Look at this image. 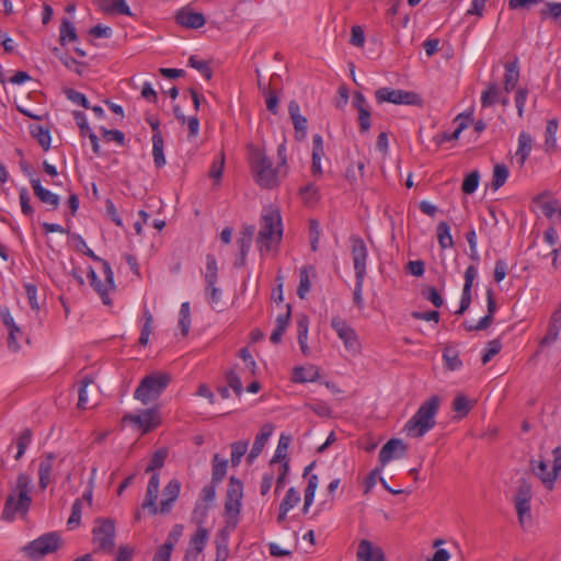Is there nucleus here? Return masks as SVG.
Wrapping results in <instances>:
<instances>
[{"instance_id": "11", "label": "nucleus", "mask_w": 561, "mask_h": 561, "mask_svg": "<svg viewBox=\"0 0 561 561\" xmlns=\"http://www.w3.org/2000/svg\"><path fill=\"white\" fill-rule=\"evenodd\" d=\"M331 327L343 341L347 351L356 354L359 352L360 343L355 330L341 317L335 316L331 320Z\"/></svg>"}, {"instance_id": "3", "label": "nucleus", "mask_w": 561, "mask_h": 561, "mask_svg": "<svg viewBox=\"0 0 561 561\" xmlns=\"http://www.w3.org/2000/svg\"><path fill=\"white\" fill-rule=\"evenodd\" d=\"M257 245L260 251H270L273 243H279L283 236L282 217L278 209L270 207L263 210L260 220Z\"/></svg>"}, {"instance_id": "28", "label": "nucleus", "mask_w": 561, "mask_h": 561, "mask_svg": "<svg viewBox=\"0 0 561 561\" xmlns=\"http://www.w3.org/2000/svg\"><path fill=\"white\" fill-rule=\"evenodd\" d=\"M559 128V122L557 118H551L547 122L546 130H545V151L551 152L557 149V139L556 134Z\"/></svg>"}, {"instance_id": "51", "label": "nucleus", "mask_w": 561, "mask_h": 561, "mask_svg": "<svg viewBox=\"0 0 561 561\" xmlns=\"http://www.w3.org/2000/svg\"><path fill=\"white\" fill-rule=\"evenodd\" d=\"M188 65L199 71L206 80H210L213 77V70L208 61L199 60L195 55H192L188 59Z\"/></svg>"}, {"instance_id": "26", "label": "nucleus", "mask_w": 561, "mask_h": 561, "mask_svg": "<svg viewBox=\"0 0 561 561\" xmlns=\"http://www.w3.org/2000/svg\"><path fill=\"white\" fill-rule=\"evenodd\" d=\"M519 81V69L517 59L512 62L505 64V75H504V90L505 92H511L514 90Z\"/></svg>"}, {"instance_id": "14", "label": "nucleus", "mask_w": 561, "mask_h": 561, "mask_svg": "<svg viewBox=\"0 0 561 561\" xmlns=\"http://www.w3.org/2000/svg\"><path fill=\"white\" fill-rule=\"evenodd\" d=\"M407 445L399 438L389 439L379 451V462L385 467L393 459L403 458L407 454Z\"/></svg>"}, {"instance_id": "55", "label": "nucleus", "mask_w": 561, "mask_h": 561, "mask_svg": "<svg viewBox=\"0 0 561 561\" xmlns=\"http://www.w3.org/2000/svg\"><path fill=\"white\" fill-rule=\"evenodd\" d=\"M479 181H480V174H479V171L474 170L472 171L471 173H469L463 182H462V185H461V190L465 194H472L478 185H479Z\"/></svg>"}, {"instance_id": "52", "label": "nucleus", "mask_w": 561, "mask_h": 561, "mask_svg": "<svg viewBox=\"0 0 561 561\" xmlns=\"http://www.w3.org/2000/svg\"><path fill=\"white\" fill-rule=\"evenodd\" d=\"M300 502V494L295 488H289L286 492L285 497L282 500L279 507L283 511H290Z\"/></svg>"}, {"instance_id": "57", "label": "nucleus", "mask_w": 561, "mask_h": 561, "mask_svg": "<svg viewBox=\"0 0 561 561\" xmlns=\"http://www.w3.org/2000/svg\"><path fill=\"white\" fill-rule=\"evenodd\" d=\"M31 439H32V431L30 428L23 430L16 440V445H18V453L15 455L16 460H19L24 455L28 444L31 443Z\"/></svg>"}, {"instance_id": "17", "label": "nucleus", "mask_w": 561, "mask_h": 561, "mask_svg": "<svg viewBox=\"0 0 561 561\" xmlns=\"http://www.w3.org/2000/svg\"><path fill=\"white\" fill-rule=\"evenodd\" d=\"M357 561H387L381 547L375 546L368 539H362L356 552Z\"/></svg>"}, {"instance_id": "15", "label": "nucleus", "mask_w": 561, "mask_h": 561, "mask_svg": "<svg viewBox=\"0 0 561 561\" xmlns=\"http://www.w3.org/2000/svg\"><path fill=\"white\" fill-rule=\"evenodd\" d=\"M159 488H160L159 473L154 472V473H152V476L148 482L145 500L141 504V508L142 510L148 508L149 513L151 515H157L160 513L159 507L157 505Z\"/></svg>"}, {"instance_id": "19", "label": "nucleus", "mask_w": 561, "mask_h": 561, "mask_svg": "<svg viewBox=\"0 0 561 561\" xmlns=\"http://www.w3.org/2000/svg\"><path fill=\"white\" fill-rule=\"evenodd\" d=\"M288 113L293 121V125L296 131V139L301 140L307 135L308 119L300 114L299 104L296 101H290L288 104Z\"/></svg>"}, {"instance_id": "41", "label": "nucleus", "mask_w": 561, "mask_h": 561, "mask_svg": "<svg viewBox=\"0 0 561 561\" xmlns=\"http://www.w3.org/2000/svg\"><path fill=\"white\" fill-rule=\"evenodd\" d=\"M437 240L442 249H448L454 247V240L450 234V228L446 221H440L437 225Z\"/></svg>"}, {"instance_id": "38", "label": "nucleus", "mask_w": 561, "mask_h": 561, "mask_svg": "<svg viewBox=\"0 0 561 561\" xmlns=\"http://www.w3.org/2000/svg\"><path fill=\"white\" fill-rule=\"evenodd\" d=\"M228 467V461L225 459H220L218 454L214 455L213 458V472H211V482L213 484H218L222 481L226 476Z\"/></svg>"}, {"instance_id": "50", "label": "nucleus", "mask_w": 561, "mask_h": 561, "mask_svg": "<svg viewBox=\"0 0 561 561\" xmlns=\"http://www.w3.org/2000/svg\"><path fill=\"white\" fill-rule=\"evenodd\" d=\"M208 540V530L204 527H198L195 534L191 537V545L196 550V553H201Z\"/></svg>"}, {"instance_id": "16", "label": "nucleus", "mask_w": 561, "mask_h": 561, "mask_svg": "<svg viewBox=\"0 0 561 561\" xmlns=\"http://www.w3.org/2000/svg\"><path fill=\"white\" fill-rule=\"evenodd\" d=\"M175 21L181 26L193 30L201 28L206 23L203 13L195 12L188 7L182 8L176 12Z\"/></svg>"}, {"instance_id": "1", "label": "nucleus", "mask_w": 561, "mask_h": 561, "mask_svg": "<svg viewBox=\"0 0 561 561\" xmlns=\"http://www.w3.org/2000/svg\"><path fill=\"white\" fill-rule=\"evenodd\" d=\"M31 478L25 473H20L16 479V493H10L4 502L1 518L5 522H12L16 515L24 517L32 504Z\"/></svg>"}, {"instance_id": "37", "label": "nucleus", "mask_w": 561, "mask_h": 561, "mask_svg": "<svg viewBox=\"0 0 561 561\" xmlns=\"http://www.w3.org/2000/svg\"><path fill=\"white\" fill-rule=\"evenodd\" d=\"M443 359L445 367L448 370H456L462 366V362L459 358V352L453 346H446L444 348Z\"/></svg>"}, {"instance_id": "60", "label": "nucleus", "mask_w": 561, "mask_h": 561, "mask_svg": "<svg viewBox=\"0 0 561 561\" xmlns=\"http://www.w3.org/2000/svg\"><path fill=\"white\" fill-rule=\"evenodd\" d=\"M93 289L99 294L100 298L102 299V302L106 306L112 305V300L110 298L108 291L113 290L115 287H107L106 279L104 282H101L99 278L96 279V284L91 285Z\"/></svg>"}, {"instance_id": "21", "label": "nucleus", "mask_w": 561, "mask_h": 561, "mask_svg": "<svg viewBox=\"0 0 561 561\" xmlns=\"http://www.w3.org/2000/svg\"><path fill=\"white\" fill-rule=\"evenodd\" d=\"M55 459L56 455L54 453H47L42 456L38 466V486L41 490H45L51 482V472Z\"/></svg>"}, {"instance_id": "48", "label": "nucleus", "mask_w": 561, "mask_h": 561, "mask_svg": "<svg viewBox=\"0 0 561 561\" xmlns=\"http://www.w3.org/2000/svg\"><path fill=\"white\" fill-rule=\"evenodd\" d=\"M168 457V450L165 448L158 449L152 455L148 467L146 468V472H156V470L161 469L164 466V461Z\"/></svg>"}, {"instance_id": "29", "label": "nucleus", "mask_w": 561, "mask_h": 561, "mask_svg": "<svg viewBox=\"0 0 561 561\" xmlns=\"http://www.w3.org/2000/svg\"><path fill=\"white\" fill-rule=\"evenodd\" d=\"M488 314L476 324L477 329H488L493 323V316L496 311V301L492 288L486 289Z\"/></svg>"}, {"instance_id": "40", "label": "nucleus", "mask_w": 561, "mask_h": 561, "mask_svg": "<svg viewBox=\"0 0 561 561\" xmlns=\"http://www.w3.org/2000/svg\"><path fill=\"white\" fill-rule=\"evenodd\" d=\"M30 131L45 151L50 148L51 138L48 128H44L41 125H31Z\"/></svg>"}, {"instance_id": "10", "label": "nucleus", "mask_w": 561, "mask_h": 561, "mask_svg": "<svg viewBox=\"0 0 561 561\" xmlns=\"http://www.w3.org/2000/svg\"><path fill=\"white\" fill-rule=\"evenodd\" d=\"M533 497L531 484L523 480L517 489V492L514 496L515 510L517 513L518 522L522 526H524L525 522L531 520L530 514V501Z\"/></svg>"}, {"instance_id": "33", "label": "nucleus", "mask_w": 561, "mask_h": 561, "mask_svg": "<svg viewBox=\"0 0 561 561\" xmlns=\"http://www.w3.org/2000/svg\"><path fill=\"white\" fill-rule=\"evenodd\" d=\"M299 196L302 203L308 207H313L320 199L318 187L309 183L299 190Z\"/></svg>"}, {"instance_id": "9", "label": "nucleus", "mask_w": 561, "mask_h": 561, "mask_svg": "<svg viewBox=\"0 0 561 561\" xmlns=\"http://www.w3.org/2000/svg\"><path fill=\"white\" fill-rule=\"evenodd\" d=\"M378 103L389 102L393 104L421 105V96L411 91L400 89L380 88L375 93Z\"/></svg>"}, {"instance_id": "36", "label": "nucleus", "mask_w": 561, "mask_h": 561, "mask_svg": "<svg viewBox=\"0 0 561 561\" xmlns=\"http://www.w3.org/2000/svg\"><path fill=\"white\" fill-rule=\"evenodd\" d=\"M53 54L64 64L66 68L73 70L79 76H82L81 68L84 66L83 62H80L75 58L68 56L67 54L62 53L61 49L58 47L53 48Z\"/></svg>"}, {"instance_id": "34", "label": "nucleus", "mask_w": 561, "mask_h": 561, "mask_svg": "<svg viewBox=\"0 0 561 561\" xmlns=\"http://www.w3.org/2000/svg\"><path fill=\"white\" fill-rule=\"evenodd\" d=\"M502 95V91L495 83H490L481 94V105L482 107H490L500 101V96Z\"/></svg>"}, {"instance_id": "13", "label": "nucleus", "mask_w": 561, "mask_h": 561, "mask_svg": "<svg viewBox=\"0 0 561 561\" xmlns=\"http://www.w3.org/2000/svg\"><path fill=\"white\" fill-rule=\"evenodd\" d=\"M351 242V254L354 264V271L356 277L366 276V263L368 257V250L365 241L362 237L353 234L350 238Z\"/></svg>"}, {"instance_id": "23", "label": "nucleus", "mask_w": 561, "mask_h": 561, "mask_svg": "<svg viewBox=\"0 0 561 561\" xmlns=\"http://www.w3.org/2000/svg\"><path fill=\"white\" fill-rule=\"evenodd\" d=\"M255 228L254 226H243L240 232V237L237 241L240 250V263H236V266L244 264L245 256L251 248Z\"/></svg>"}, {"instance_id": "62", "label": "nucleus", "mask_w": 561, "mask_h": 561, "mask_svg": "<svg viewBox=\"0 0 561 561\" xmlns=\"http://www.w3.org/2000/svg\"><path fill=\"white\" fill-rule=\"evenodd\" d=\"M561 331V324L549 322L546 335L541 339V345H549L558 340Z\"/></svg>"}, {"instance_id": "22", "label": "nucleus", "mask_w": 561, "mask_h": 561, "mask_svg": "<svg viewBox=\"0 0 561 561\" xmlns=\"http://www.w3.org/2000/svg\"><path fill=\"white\" fill-rule=\"evenodd\" d=\"M31 185L34 192V195L44 204L50 205L53 209H57L59 207V196L49 190L43 187L41 181L38 179H31Z\"/></svg>"}, {"instance_id": "56", "label": "nucleus", "mask_w": 561, "mask_h": 561, "mask_svg": "<svg viewBox=\"0 0 561 561\" xmlns=\"http://www.w3.org/2000/svg\"><path fill=\"white\" fill-rule=\"evenodd\" d=\"M467 127V124L465 122H460L458 127L453 133L444 131L437 136L434 137V141L437 146H440L445 141L456 140L459 138L461 131Z\"/></svg>"}, {"instance_id": "46", "label": "nucleus", "mask_w": 561, "mask_h": 561, "mask_svg": "<svg viewBox=\"0 0 561 561\" xmlns=\"http://www.w3.org/2000/svg\"><path fill=\"white\" fill-rule=\"evenodd\" d=\"M474 401H470L466 396L459 394L453 401V410L459 417L466 416L473 408Z\"/></svg>"}, {"instance_id": "12", "label": "nucleus", "mask_w": 561, "mask_h": 561, "mask_svg": "<svg viewBox=\"0 0 561 561\" xmlns=\"http://www.w3.org/2000/svg\"><path fill=\"white\" fill-rule=\"evenodd\" d=\"M123 422H128L140 430L142 434H147L159 425L160 417L157 409H147L139 414L124 415Z\"/></svg>"}, {"instance_id": "45", "label": "nucleus", "mask_w": 561, "mask_h": 561, "mask_svg": "<svg viewBox=\"0 0 561 561\" xmlns=\"http://www.w3.org/2000/svg\"><path fill=\"white\" fill-rule=\"evenodd\" d=\"M365 160L358 159L357 161H353L346 169L345 178L351 183L354 184L357 182L358 178L363 176V171L365 169Z\"/></svg>"}, {"instance_id": "27", "label": "nucleus", "mask_w": 561, "mask_h": 561, "mask_svg": "<svg viewBox=\"0 0 561 561\" xmlns=\"http://www.w3.org/2000/svg\"><path fill=\"white\" fill-rule=\"evenodd\" d=\"M553 466L552 470L547 473L546 479H543V485L549 490H553L554 482L558 478V474L561 470V446H558L553 449Z\"/></svg>"}, {"instance_id": "63", "label": "nucleus", "mask_w": 561, "mask_h": 561, "mask_svg": "<svg viewBox=\"0 0 561 561\" xmlns=\"http://www.w3.org/2000/svg\"><path fill=\"white\" fill-rule=\"evenodd\" d=\"M502 344L500 340H492L488 342L485 353L482 356V364L485 365L489 363L493 356L497 355L501 352Z\"/></svg>"}, {"instance_id": "18", "label": "nucleus", "mask_w": 561, "mask_h": 561, "mask_svg": "<svg viewBox=\"0 0 561 561\" xmlns=\"http://www.w3.org/2000/svg\"><path fill=\"white\" fill-rule=\"evenodd\" d=\"M180 491L181 482L178 479L169 481L162 492L163 499L159 506L160 514H169L171 512L173 503L180 495Z\"/></svg>"}, {"instance_id": "30", "label": "nucleus", "mask_w": 561, "mask_h": 561, "mask_svg": "<svg viewBox=\"0 0 561 561\" xmlns=\"http://www.w3.org/2000/svg\"><path fill=\"white\" fill-rule=\"evenodd\" d=\"M290 442H291L290 435H287L285 433L280 434L276 451L270 461V466H273L276 462H280L283 465L284 461H288L287 449L290 445Z\"/></svg>"}, {"instance_id": "31", "label": "nucleus", "mask_w": 561, "mask_h": 561, "mask_svg": "<svg viewBox=\"0 0 561 561\" xmlns=\"http://www.w3.org/2000/svg\"><path fill=\"white\" fill-rule=\"evenodd\" d=\"M319 376V371L314 366L309 367H295L294 368V375L293 380L295 382H310L314 381L316 378Z\"/></svg>"}, {"instance_id": "43", "label": "nucleus", "mask_w": 561, "mask_h": 561, "mask_svg": "<svg viewBox=\"0 0 561 561\" xmlns=\"http://www.w3.org/2000/svg\"><path fill=\"white\" fill-rule=\"evenodd\" d=\"M77 38L76 27L68 19H64L60 25V44L65 46L67 42H75Z\"/></svg>"}, {"instance_id": "20", "label": "nucleus", "mask_w": 561, "mask_h": 561, "mask_svg": "<svg viewBox=\"0 0 561 561\" xmlns=\"http://www.w3.org/2000/svg\"><path fill=\"white\" fill-rule=\"evenodd\" d=\"M273 432L274 425L272 423H265L261 426L259 434L255 436L250 454L248 455V462L251 463L256 457L260 456Z\"/></svg>"}, {"instance_id": "54", "label": "nucleus", "mask_w": 561, "mask_h": 561, "mask_svg": "<svg viewBox=\"0 0 561 561\" xmlns=\"http://www.w3.org/2000/svg\"><path fill=\"white\" fill-rule=\"evenodd\" d=\"M540 208H541L542 214L547 218L551 219L554 216H557L558 221L559 222L561 221V207H560L558 201L554 199V201H550V202H545L541 204Z\"/></svg>"}, {"instance_id": "49", "label": "nucleus", "mask_w": 561, "mask_h": 561, "mask_svg": "<svg viewBox=\"0 0 561 561\" xmlns=\"http://www.w3.org/2000/svg\"><path fill=\"white\" fill-rule=\"evenodd\" d=\"M179 327L184 336H186L190 332L191 327V310L190 302H183L180 308V319Z\"/></svg>"}, {"instance_id": "5", "label": "nucleus", "mask_w": 561, "mask_h": 561, "mask_svg": "<svg viewBox=\"0 0 561 561\" xmlns=\"http://www.w3.org/2000/svg\"><path fill=\"white\" fill-rule=\"evenodd\" d=\"M171 376L167 373H154L146 376L135 390L134 397L144 404L156 400L169 386Z\"/></svg>"}, {"instance_id": "8", "label": "nucleus", "mask_w": 561, "mask_h": 561, "mask_svg": "<svg viewBox=\"0 0 561 561\" xmlns=\"http://www.w3.org/2000/svg\"><path fill=\"white\" fill-rule=\"evenodd\" d=\"M115 522L112 518L99 517L93 527V542L96 545L94 552L104 551L112 553L115 548Z\"/></svg>"}, {"instance_id": "44", "label": "nucleus", "mask_w": 561, "mask_h": 561, "mask_svg": "<svg viewBox=\"0 0 561 561\" xmlns=\"http://www.w3.org/2000/svg\"><path fill=\"white\" fill-rule=\"evenodd\" d=\"M218 279V266L216 257L213 254L206 256V272L205 282L206 285H216Z\"/></svg>"}, {"instance_id": "47", "label": "nucleus", "mask_w": 561, "mask_h": 561, "mask_svg": "<svg viewBox=\"0 0 561 561\" xmlns=\"http://www.w3.org/2000/svg\"><path fill=\"white\" fill-rule=\"evenodd\" d=\"M248 442L247 440H238L231 444V465L237 467L240 465L241 458L245 455L248 450Z\"/></svg>"}, {"instance_id": "6", "label": "nucleus", "mask_w": 561, "mask_h": 561, "mask_svg": "<svg viewBox=\"0 0 561 561\" xmlns=\"http://www.w3.org/2000/svg\"><path fill=\"white\" fill-rule=\"evenodd\" d=\"M243 497V484L236 478L230 477L225 499V514L227 516V527L236 528L239 522L241 511V500Z\"/></svg>"}, {"instance_id": "61", "label": "nucleus", "mask_w": 561, "mask_h": 561, "mask_svg": "<svg viewBox=\"0 0 561 561\" xmlns=\"http://www.w3.org/2000/svg\"><path fill=\"white\" fill-rule=\"evenodd\" d=\"M81 512H82V500L77 499L72 504L71 514L67 522V524L70 528H75L80 525Z\"/></svg>"}, {"instance_id": "7", "label": "nucleus", "mask_w": 561, "mask_h": 561, "mask_svg": "<svg viewBox=\"0 0 561 561\" xmlns=\"http://www.w3.org/2000/svg\"><path fill=\"white\" fill-rule=\"evenodd\" d=\"M60 546V536L57 533H47L28 542L22 550L30 559L38 561L45 556L57 551Z\"/></svg>"}, {"instance_id": "2", "label": "nucleus", "mask_w": 561, "mask_h": 561, "mask_svg": "<svg viewBox=\"0 0 561 561\" xmlns=\"http://www.w3.org/2000/svg\"><path fill=\"white\" fill-rule=\"evenodd\" d=\"M439 403L440 398L438 396H433L420 405L416 413L404 426V431L409 436L417 438L422 437L435 426V416L437 414Z\"/></svg>"}, {"instance_id": "64", "label": "nucleus", "mask_w": 561, "mask_h": 561, "mask_svg": "<svg viewBox=\"0 0 561 561\" xmlns=\"http://www.w3.org/2000/svg\"><path fill=\"white\" fill-rule=\"evenodd\" d=\"M65 94L68 100H70L72 103H76L78 105H81L84 108H90V103L85 95L75 89H67L65 91Z\"/></svg>"}, {"instance_id": "24", "label": "nucleus", "mask_w": 561, "mask_h": 561, "mask_svg": "<svg viewBox=\"0 0 561 561\" xmlns=\"http://www.w3.org/2000/svg\"><path fill=\"white\" fill-rule=\"evenodd\" d=\"M533 137L527 131H520L518 136V147L515 152L516 160L520 168L524 167L533 149Z\"/></svg>"}, {"instance_id": "39", "label": "nucleus", "mask_w": 561, "mask_h": 561, "mask_svg": "<svg viewBox=\"0 0 561 561\" xmlns=\"http://www.w3.org/2000/svg\"><path fill=\"white\" fill-rule=\"evenodd\" d=\"M309 272L314 274V268L312 266H302L299 272V286L297 288V295L301 299L306 297L311 287Z\"/></svg>"}, {"instance_id": "4", "label": "nucleus", "mask_w": 561, "mask_h": 561, "mask_svg": "<svg viewBox=\"0 0 561 561\" xmlns=\"http://www.w3.org/2000/svg\"><path fill=\"white\" fill-rule=\"evenodd\" d=\"M250 163L254 180L261 187L271 190L278 185V174L282 169L273 168L272 161L262 150L252 151Z\"/></svg>"}, {"instance_id": "35", "label": "nucleus", "mask_w": 561, "mask_h": 561, "mask_svg": "<svg viewBox=\"0 0 561 561\" xmlns=\"http://www.w3.org/2000/svg\"><path fill=\"white\" fill-rule=\"evenodd\" d=\"M510 171L508 168L503 163H497L493 168V175L491 181V187L493 191H497L507 181Z\"/></svg>"}, {"instance_id": "42", "label": "nucleus", "mask_w": 561, "mask_h": 561, "mask_svg": "<svg viewBox=\"0 0 561 561\" xmlns=\"http://www.w3.org/2000/svg\"><path fill=\"white\" fill-rule=\"evenodd\" d=\"M163 137H152V156L156 168L160 169L165 164V157L163 152Z\"/></svg>"}, {"instance_id": "25", "label": "nucleus", "mask_w": 561, "mask_h": 561, "mask_svg": "<svg viewBox=\"0 0 561 561\" xmlns=\"http://www.w3.org/2000/svg\"><path fill=\"white\" fill-rule=\"evenodd\" d=\"M324 154L322 136L317 134L312 137V163L311 172L316 176L322 174L321 159Z\"/></svg>"}, {"instance_id": "59", "label": "nucleus", "mask_w": 561, "mask_h": 561, "mask_svg": "<svg viewBox=\"0 0 561 561\" xmlns=\"http://www.w3.org/2000/svg\"><path fill=\"white\" fill-rule=\"evenodd\" d=\"M422 296L431 301L436 308H440L444 304V299L438 290L433 286H427L422 289Z\"/></svg>"}, {"instance_id": "53", "label": "nucleus", "mask_w": 561, "mask_h": 561, "mask_svg": "<svg viewBox=\"0 0 561 561\" xmlns=\"http://www.w3.org/2000/svg\"><path fill=\"white\" fill-rule=\"evenodd\" d=\"M206 294L208 304L216 310L222 309L221 291L215 285H206Z\"/></svg>"}, {"instance_id": "32", "label": "nucleus", "mask_w": 561, "mask_h": 561, "mask_svg": "<svg viewBox=\"0 0 561 561\" xmlns=\"http://www.w3.org/2000/svg\"><path fill=\"white\" fill-rule=\"evenodd\" d=\"M539 14L542 20L551 19L561 26V2H546Z\"/></svg>"}, {"instance_id": "58", "label": "nucleus", "mask_w": 561, "mask_h": 561, "mask_svg": "<svg viewBox=\"0 0 561 561\" xmlns=\"http://www.w3.org/2000/svg\"><path fill=\"white\" fill-rule=\"evenodd\" d=\"M103 12L106 14L121 13L124 15H131V11L125 0H113L111 7H104Z\"/></svg>"}]
</instances>
